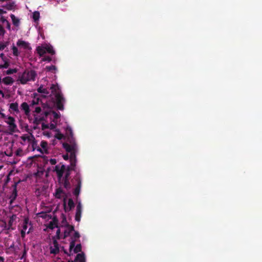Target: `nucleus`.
Masks as SVG:
<instances>
[{
    "label": "nucleus",
    "instance_id": "1",
    "mask_svg": "<svg viewBox=\"0 0 262 262\" xmlns=\"http://www.w3.org/2000/svg\"><path fill=\"white\" fill-rule=\"evenodd\" d=\"M52 93L55 95V103L57 108L61 111L63 110L64 106L63 103L65 102V99L63 97L60 90H59L58 85L52 84L51 86Z\"/></svg>",
    "mask_w": 262,
    "mask_h": 262
},
{
    "label": "nucleus",
    "instance_id": "2",
    "mask_svg": "<svg viewBox=\"0 0 262 262\" xmlns=\"http://www.w3.org/2000/svg\"><path fill=\"white\" fill-rule=\"evenodd\" d=\"M37 74L34 70H26L18 77L20 82L25 84L29 81H34Z\"/></svg>",
    "mask_w": 262,
    "mask_h": 262
},
{
    "label": "nucleus",
    "instance_id": "3",
    "mask_svg": "<svg viewBox=\"0 0 262 262\" xmlns=\"http://www.w3.org/2000/svg\"><path fill=\"white\" fill-rule=\"evenodd\" d=\"M75 171L74 168H73L71 166H66L64 164L57 165L55 166L54 171L56 172L58 179L60 180L63 177V174L65 171Z\"/></svg>",
    "mask_w": 262,
    "mask_h": 262
},
{
    "label": "nucleus",
    "instance_id": "4",
    "mask_svg": "<svg viewBox=\"0 0 262 262\" xmlns=\"http://www.w3.org/2000/svg\"><path fill=\"white\" fill-rule=\"evenodd\" d=\"M73 185H75L76 187L73 191V194L76 196H78L80 192L81 187V176L79 172H77L73 179L72 180Z\"/></svg>",
    "mask_w": 262,
    "mask_h": 262
},
{
    "label": "nucleus",
    "instance_id": "5",
    "mask_svg": "<svg viewBox=\"0 0 262 262\" xmlns=\"http://www.w3.org/2000/svg\"><path fill=\"white\" fill-rule=\"evenodd\" d=\"M7 121H6V122L9 124V130L11 132H15L17 128V125L15 123V119L13 117L11 116H9L7 118Z\"/></svg>",
    "mask_w": 262,
    "mask_h": 262
},
{
    "label": "nucleus",
    "instance_id": "6",
    "mask_svg": "<svg viewBox=\"0 0 262 262\" xmlns=\"http://www.w3.org/2000/svg\"><path fill=\"white\" fill-rule=\"evenodd\" d=\"M63 147L68 152H73L76 150V144L75 142L71 144V145L67 143H63Z\"/></svg>",
    "mask_w": 262,
    "mask_h": 262
},
{
    "label": "nucleus",
    "instance_id": "7",
    "mask_svg": "<svg viewBox=\"0 0 262 262\" xmlns=\"http://www.w3.org/2000/svg\"><path fill=\"white\" fill-rule=\"evenodd\" d=\"M82 213V205L80 202H79L76 206V211L75 214V220L77 222L80 221Z\"/></svg>",
    "mask_w": 262,
    "mask_h": 262
},
{
    "label": "nucleus",
    "instance_id": "8",
    "mask_svg": "<svg viewBox=\"0 0 262 262\" xmlns=\"http://www.w3.org/2000/svg\"><path fill=\"white\" fill-rule=\"evenodd\" d=\"M53 244V246H51L50 248V253L51 254H57L59 252L58 243L56 240L54 239Z\"/></svg>",
    "mask_w": 262,
    "mask_h": 262
},
{
    "label": "nucleus",
    "instance_id": "9",
    "mask_svg": "<svg viewBox=\"0 0 262 262\" xmlns=\"http://www.w3.org/2000/svg\"><path fill=\"white\" fill-rule=\"evenodd\" d=\"M85 256L83 252L78 253L74 260H69L68 262H85Z\"/></svg>",
    "mask_w": 262,
    "mask_h": 262
},
{
    "label": "nucleus",
    "instance_id": "10",
    "mask_svg": "<svg viewBox=\"0 0 262 262\" xmlns=\"http://www.w3.org/2000/svg\"><path fill=\"white\" fill-rule=\"evenodd\" d=\"M32 138L33 139L31 141L33 150H35L36 149L41 154H43V150L38 145L37 141L35 139V138L33 135H32Z\"/></svg>",
    "mask_w": 262,
    "mask_h": 262
},
{
    "label": "nucleus",
    "instance_id": "11",
    "mask_svg": "<svg viewBox=\"0 0 262 262\" xmlns=\"http://www.w3.org/2000/svg\"><path fill=\"white\" fill-rule=\"evenodd\" d=\"M68 207L66 206V203L64 201L63 206L64 209L66 212H69L75 207V204L72 199H69L68 200Z\"/></svg>",
    "mask_w": 262,
    "mask_h": 262
},
{
    "label": "nucleus",
    "instance_id": "12",
    "mask_svg": "<svg viewBox=\"0 0 262 262\" xmlns=\"http://www.w3.org/2000/svg\"><path fill=\"white\" fill-rule=\"evenodd\" d=\"M58 221L57 217H54L52 220L49 223L47 226V228L50 229H53L55 228H58Z\"/></svg>",
    "mask_w": 262,
    "mask_h": 262
},
{
    "label": "nucleus",
    "instance_id": "13",
    "mask_svg": "<svg viewBox=\"0 0 262 262\" xmlns=\"http://www.w3.org/2000/svg\"><path fill=\"white\" fill-rule=\"evenodd\" d=\"M20 109L24 111L25 114L26 116H30V108L28 103L26 102H23L20 105Z\"/></svg>",
    "mask_w": 262,
    "mask_h": 262
},
{
    "label": "nucleus",
    "instance_id": "14",
    "mask_svg": "<svg viewBox=\"0 0 262 262\" xmlns=\"http://www.w3.org/2000/svg\"><path fill=\"white\" fill-rule=\"evenodd\" d=\"M16 45L17 46L22 47L24 49H26V50L31 49V48L29 46V43L28 42H27L24 41V40H18L17 41Z\"/></svg>",
    "mask_w": 262,
    "mask_h": 262
},
{
    "label": "nucleus",
    "instance_id": "15",
    "mask_svg": "<svg viewBox=\"0 0 262 262\" xmlns=\"http://www.w3.org/2000/svg\"><path fill=\"white\" fill-rule=\"evenodd\" d=\"M66 228L67 229L64 231L63 238L69 236L71 233L74 231V226L73 225H68Z\"/></svg>",
    "mask_w": 262,
    "mask_h": 262
},
{
    "label": "nucleus",
    "instance_id": "16",
    "mask_svg": "<svg viewBox=\"0 0 262 262\" xmlns=\"http://www.w3.org/2000/svg\"><path fill=\"white\" fill-rule=\"evenodd\" d=\"M17 196V192L16 189V184H15L14 185V188L12 191V194L10 197V204H12L14 201L16 199V197Z\"/></svg>",
    "mask_w": 262,
    "mask_h": 262
},
{
    "label": "nucleus",
    "instance_id": "17",
    "mask_svg": "<svg viewBox=\"0 0 262 262\" xmlns=\"http://www.w3.org/2000/svg\"><path fill=\"white\" fill-rule=\"evenodd\" d=\"M9 108L14 112L18 114L19 112L18 104L17 102L11 103L10 104Z\"/></svg>",
    "mask_w": 262,
    "mask_h": 262
},
{
    "label": "nucleus",
    "instance_id": "18",
    "mask_svg": "<svg viewBox=\"0 0 262 262\" xmlns=\"http://www.w3.org/2000/svg\"><path fill=\"white\" fill-rule=\"evenodd\" d=\"M34 119L33 121V123L36 125H38L40 124V122L44 120L43 116H37L36 115H34Z\"/></svg>",
    "mask_w": 262,
    "mask_h": 262
},
{
    "label": "nucleus",
    "instance_id": "19",
    "mask_svg": "<svg viewBox=\"0 0 262 262\" xmlns=\"http://www.w3.org/2000/svg\"><path fill=\"white\" fill-rule=\"evenodd\" d=\"M48 142L46 141L42 140L40 143L41 148L43 150V154H48Z\"/></svg>",
    "mask_w": 262,
    "mask_h": 262
},
{
    "label": "nucleus",
    "instance_id": "20",
    "mask_svg": "<svg viewBox=\"0 0 262 262\" xmlns=\"http://www.w3.org/2000/svg\"><path fill=\"white\" fill-rule=\"evenodd\" d=\"M75 243H76V240L74 239H72V241L70 242V247H69L70 253L69 254H68L66 251H64L65 253L67 254L70 256L72 254L71 253L72 250L75 247Z\"/></svg>",
    "mask_w": 262,
    "mask_h": 262
},
{
    "label": "nucleus",
    "instance_id": "21",
    "mask_svg": "<svg viewBox=\"0 0 262 262\" xmlns=\"http://www.w3.org/2000/svg\"><path fill=\"white\" fill-rule=\"evenodd\" d=\"M3 81L6 85H10L13 83L14 80L11 77L7 76L3 78Z\"/></svg>",
    "mask_w": 262,
    "mask_h": 262
},
{
    "label": "nucleus",
    "instance_id": "22",
    "mask_svg": "<svg viewBox=\"0 0 262 262\" xmlns=\"http://www.w3.org/2000/svg\"><path fill=\"white\" fill-rule=\"evenodd\" d=\"M10 17L12 19V21L13 24L16 26L18 27L19 25L20 21L19 19L16 18L14 14H11Z\"/></svg>",
    "mask_w": 262,
    "mask_h": 262
},
{
    "label": "nucleus",
    "instance_id": "23",
    "mask_svg": "<svg viewBox=\"0 0 262 262\" xmlns=\"http://www.w3.org/2000/svg\"><path fill=\"white\" fill-rule=\"evenodd\" d=\"M36 50L40 56H43L46 53V48L44 47L38 46L37 47Z\"/></svg>",
    "mask_w": 262,
    "mask_h": 262
},
{
    "label": "nucleus",
    "instance_id": "24",
    "mask_svg": "<svg viewBox=\"0 0 262 262\" xmlns=\"http://www.w3.org/2000/svg\"><path fill=\"white\" fill-rule=\"evenodd\" d=\"M45 69L47 71L51 72L53 73H55L56 71H57V68L56 66L54 65H52L50 66H46Z\"/></svg>",
    "mask_w": 262,
    "mask_h": 262
},
{
    "label": "nucleus",
    "instance_id": "25",
    "mask_svg": "<svg viewBox=\"0 0 262 262\" xmlns=\"http://www.w3.org/2000/svg\"><path fill=\"white\" fill-rule=\"evenodd\" d=\"M13 216L12 217H11L8 222V225H5V228L7 229V230H10V229H12L13 230V229L12 228V225H13Z\"/></svg>",
    "mask_w": 262,
    "mask_h": 262
},
{
    "label": "nucleus",
    "instance_id": "26",
    "mask_svg": "<svg viewBox=\"0 0 262 262\" xmlns=\"http://www.w3.org/2000/svg\"><path fill=\"white\" fill-rule=\"evenodd\" d=\"M29 223V219H25V220L23 221V229L21 230L26 231L28 228V224Z\"/></svg>",
    "mask_w": 262,
    "mask_h": 262
},
{
    "label": "nucleus",
    "instance_id": "27",
    "mask_svg": "<svg viewBox=\"0 0 262 262\" xmlns=\"http://www.w3.org/2000/svg\"><path fill=\"white\" fill-rule=\"evenodd\" d=\"M40 17V13L38 11H35L33 13V18L34 21H37L39 20Z\"/></svg>",
    "mask_w": 262,
    "mask_h": 262
},
{
    "label": "nucleus",
    "instance_id": "28",
    "mask_svg": "<svg viewBox=\"0 0 262 262\" xmlns=\"http://www.w3.org/2000/svg\"><path fill=\"white\" fill-rule=\"evenodd\" d=\"M74 252L75 253H77L81 251L82 247L80 244H77L74 248Z\"/></svg>",
    "mask_w": 262,
    "mask_h": 262
},
{
    "label": "nucleus",
    "instance_id": "29",
    "mask_svg": "<svg viewBox=\"0 0 262 262\" xmlns=\"http://www.w3.org/2000/svg\"><path fill=\"white\" fill-rule=\"evenodd\" d=\"M13 54L14 56H18L19 54L18 49L13 44L12 47Z\"/></svg>",
    "mask_w": 262,
    "mask_h": 262
},
{
    "label": "nucleus",
    "instance_id": "30",
    "mask_svg": "<svg viewBox=\"0 0 262 262\" xmlns=\"http://www.w3.org/2000/svg\"><path fill=\"white\" fill-rule=\"evenodd\" d=\"M37 92L40 93H43L46 94H49L48 90L46 89L43 88L42 86H40L37 89Z\"/></svg>",
    "mask_w": 262,
    "mask_h": 262
},
{
    "label": "nucleus",
    "instance_id": "31",
    "mask_svg": "<svg viewBox=\"0 0 262 262\" xmlns=\"http://www.w3.org/2000/svg\"><path fill=\"white\" fill-rule=\"evenodd\" d=\"M62 193H63V191L60 188L57 189L55 193V197L58 199H60Z\"/></svg>",
    "mask_w": 262,
    "mask_h": 262
},
{
    "label": "nucleus",
    "instance_id": "32",
    "mask_svg": "<svg viewBox=\"0 0 262 262\" xmlns=\"http://www.w3.org/2000/svg\"><path fill=\"white\" fill-rule=\"evenodd\" d=\"M66 133L67 135H69L70 137L72 138H73V131L71 127L68 126L66 128Z\"/></svg>",
    "mask_w": 262,
    "mask_h": 262
},
{
    "label": "nucleus",
    "instance_id": "33",
    "mask_svg": "<svg viewBox=\"0 0 262 262\" xmlns=\"http://www.w3.org/2000/svg\"><path fill=\"white\" fill-rule=\"evenodd\" d=\"M5 33L6 31L4 27L1 25H0V39L4 37Z\"/></svg>",
    "mask_w": 262,
    "mask_h": 262
},
{
    "label": "nucleus",
    "instance_id": "34",
    "mask_svg": "<svg viewBox=\"0 0 262 262\" xmlns=\"http://www.w3.org/2000/svg\"><path fill=\"white\" fill-rule=\"evenodd\" d=\"M46 52H48L49 53H50L52 55H54L55 53V51L52 47H48L46 48Z\"/></svg>",
    "mask_w": 262,
    "mask_h": 262
},
{
    "label": "nucleus",
    "instance_id": "35",
    "mask_svg": "<svg viewBox=\"0 0 262 262\" xmlns=\"http://www.w3.org/2000/svg\"><path fill=\"white\" fill-rule=\"evenodd\" d=\"M21 139L24 141H26V140H28V141L29 142H31V141L32 140V139H33L32 138V136L30 137V136H23L21 137Z\"/></svg>",
    "mask_w": 262,
    "mask_h": 262
},
{
    "label": "nucleus",
    "instance_id": "36",
    "mask_svg": "<svg viewBox=\"0 0 262 262\" xmlns=\"http://www.w3.org/2000/svg\"><path fill=\"white\" fill-rule=\"evenodd\" d=\"M63 186L67 189H69L71 188V184L69 181H63Z\"/></svg>",
    "mask_w": 262,
    "mask_h": 262
},
{
    "label": "nucleus",
    "instance_id": "37",
    "mask_svg": "<svg viewBox=\"0 0 262 262\" xmlns=\"http://www.w3.org/2000/svg\"><path fill=\"white\" fill-rule=\"evenodd\" d=\"M23 150L21 148H18L15 151V155L17 156L21 157L23 155Z\"/></svg>",
    "mask_w": 262,
    "mask_h": 262
},
{
    "label": "nucleus",
    "instance_id": "38",
    "mask_svg": "<svg viewBox=\"0 0 262 262\" xmlns=\"http://www.w3.org/2000/svg\"><path fill=\"white\" fill-rule=\"evenodd\" d=\"M76 151L70 152L69 156L70 160H76Z\"/></svg>",
    "mask_w": 262,
    "mask_h": 262
},
{
    "label": "nucleus",
    "instance_id": "39",
    "mask_svg": "<svg viewBox=\"0 0 262 262\" xmlns=\"http://www.w3.org/2000/svg\"><path fill=\"white\" fill-rule=\"evenodd\" d=\"M61 224H62V226H64L65 227H67L68 225H70L69 224V223L67 222L66 217L64 216H63V217L62 218V220L61 221Z\"/></svg>",
    "mask_w": 262,
    "mask_h": 262
},
{
    "label": "nucleus",
    "instance_id": "40",
    "mask_svg": "<svg viewBox=\"0 0 262 262\" xmlns=\"http://www.w3.org/2000/svg\"><path fill=\"white\" fill-rule=\"evenodd\" d=\"M16 72H17V70L16 69H10L7 71L6 73L8 75H10V74L15 73Z\"/></svg>",
    "mask_w": 262,
    "mask_h": 262
},
{
    "label": "nucleus",
    "instance_id": "41",
    "mask_svg": "<svg viewBox=\"0 0 262 262\" xmlns=\"http://www.w3.org/2000/svg\"><path fill=\"white\" fill-rule=\"evenodd\" d=\"M70 165L71 167H73V168H74L76 169V164L77 160H70Z\"/></svg>",
    "mask_w": 262,
    "mask_h": 262
},
{
    "label": "nucleus",
    "instance_id": "42",
    "mask_svg": "<svg viewBox=\"0 0 262 262\" xmlns=\"http://www.w3.org/2000/svg\"><path fill=\"white\" fill-rule=\"evenodd\" d=\"M55 137L58 140H61L64 137V136L62 134L58 133L55 135Z\"/></svg>",
    "mask_w": 262,
    "mask_h": 262
},
{
    "label": "nucleus",
    "instance_id": "43",
    "mask_svg": "<svg viewBox=\"0 0 262 262\" xmlns=\"http://www.w3.org/2000/svg\"><path fill=\"white\" fill-rule=\"evenodd\" d=\"M80 237V234L78 231H74V234L73 235V236L72 237V239H75L76 238H79Z\"/></svg>",
    "mask_w": 262,
    "mask_h": 262
},
{
    "label": "nucleus",
    "instance_id": "44",
    "mask_svg": "<svg viewBox=\"0 0 262 262\" xmlns=\"http://www.w3.org/2000/svg\"><path fill=\"white\" fill-rule=\"evenodd\" d=\"M6 8L7 9L11 10L14 8V3H9L8 4H7Z\"/></svg>",
    "mask_w": 262,
    "mask_h": 262
},
{
    "label": "nucleus",
    "instance_id": "45",
    "mask_svg": "<svg viewBox=\"0 0 262 262\" xmlns=\"http://www.w3.org/2000/svg\"><path fill=\"white\" fill-rule=\"evenodd\" d=\"M52 114H53L54 118L55 119H58L60 118V115L59 113H56L55 111H52Z\"/></svg>",
    "mask_w": 262,
    "mask_h": 262
},
{
    "label": "nucleus",
    "instance_id": "46",
    "mask_svg": "<svg viewBox=\"0 0 262 262\" xmlns=\"http://www.w3.org/2000/svg\"><path fill=\"white\" fill-rule=\"evenodd\" d=\"M39 99L38 98H34V99L32 101L31 104L32 105H35L38 104L39 103Z\"/></svg>",
    "mask_w": 262,
    "mask_h": 262
},
{
    "label": "nucleus",
    "instance_id": "47",
    "mask_svg": "<svg viewBox=\"0 0 262 262\" xmlns=\"http://www.w3.org/2000/svg\"><path fill=\"white\" fill-rule=\"evenodd\" d=\"M41 112V108L39 106H37V107H36L35 108V111H34V112L37 113V114H39L40 113V112Z\"/></svg>",
    "mask_w": 262,
    "mask_h": 262
},
{
    "label": "nucleus",
    "instance_id": "48",
    "mask_svg": "<svg viewBox=\"0 0 262 262\" xmlns=\"http://www.w3.org/2000/svg\"><path fill=\"white\" fill-rule=\"evenodd\" d=\"M52 58L50 56H45L42 58V61H47L48 62H50Z\"/></svg>",
    "mask_w": 262,
    "mask_h": 262
},
{
    "label": "nucleus",
    "instance_id": "49",
    "mask_svg": "<svg viewBox=\"0 0 262 262\" xmlns=\"http://www.w3.org/2000/svg\"><path fill=\"white\" fill-rule=\"evenodd\" d=\"M9 63L8 62L6 61V62H5V63L3 65L1 66V67L2 68L7 69L9 67Z\"/></svg>",
    "mask_w": 262,
    "mask_h": 262
},
{
    "label": "nucleus",
    "instance_id": "50",
    "mask_svg": "<svg viewBox=\"0 0 262 262\" xmlns=\"http://www.w3.org/2000/svg\"><path fill=\"white\" fill-rule=\"evenodd\" d=\"M49 161L51 165H55L57 163L56 160L55 159H50Z\"/></svg>",
    "mask_w": 262,
    "mask_h": 262
},
{
    "label": "nucleus",
    "instance_id": "51",
    "mask_svg": "<svg viewBox=\"0 0 262 262\" xmlns=\"http://www.w3.org/2000/svg\"><path fill=\"white\" fill-rule=\"evenodd\" d=\"M60 229H58L56 231V237L58 239H60Z\"/></svg>",
    "mask_w": 262,
    "mask_h": 262
},
{
    "label": "nucleus",
    "instance_id": "52",
    "mask_svg": "<svg viewBox=\"0 0 262 262\" xmlns=\"http://www.w3.org/2000/svg\"><path fill=\"white\" fill-rule=\"evenodd\" d=\"M26 231L21 230L20 234L22 238H24L26 236Z\"/></svg>",
    "mask_w": 262,
    "mask_h": 262
},
{
    "label": "nucleus",
    "instance_id": "53",
    "mask_svg": "<svg viewBox=\"0 0 262 262\" xmlns=\"http://www.w3.org/2000/svg\"><path fill=\"white\" fill-rule=\"evenodd\" d=\"M1 21L3 23H6L7 21H8V20L4 16H1Z\"/></svg>",
    "mask_w": 262,
    "mask_h": 262
},
{
    "label": "nucleus",
    "instance_id": "54",
    "mask_svg": "<svg viewBox=\"0 0 262 262\" xmlns=\"http://www.w3.org/2000/svg\"><path fill=\"white\" fill-rule=\"evenodd\" d=\"M6 48V46L3 45V43L0 42V51L3 50Z\"/></svg>",
    "mask_w": 262,
    "mask_h": 262
},
{
    "label": "nucleus",
    "instance_id": "55",
    "mask_svg": "<svg viewBox=\"0 0 262 262\" xmlns=\"http://www.w3.org/2000/svg\"><path fill=\"white\" fill-rule=\"evenodd\" d=\"M62 157H63V159L65 160H68L69 159V156L68 154H67L66 155H63Z\"/></svg>",
    "mask_w": 262,
    "mask_h": 262
},
{
    "label": "nucleus",
    "instance_id": "56",
    "mask_svg": "<svg viewBox=\"0 0 262 262\" xmlns=\"http://www.w3.org/2000/svg\"><path fill=\"white\" fill-rule=\"evenodd\" d=\"M6 24H7V28L8 30H10V28H11V25H10V24L9 23V22L8 21H7Z\"/></svg>",
    "mask_w": 262,
    "mask_h": 262
},
{
    "label": "nucleus",
    "instance_id": "57",
    "mask_svg": "<svg viewBox=\"0 0 262 262\" xmlns=\"http://www.w3.org/2000/svg\"><path fill=\"white\" fill-rule=\"evenodd\" d=\"M63 181H69V177L64 176V177L63 178Z\"/></svg>",
    "mask_w": 262,
    "mask_h": 262
},
{
    "label": "nucleus",
    "instance_id": "58",
    "mask_svg": "<svg viewBox=\"0 0 262 262\" xmlns=\"http://www.w3.org/2000/svg\"><path fill=\"white\" fill-rule=\"evenodd\" d=\"M66 173H65V176H67V177H70V176L71 174V172H69V171H65Z\"/></svg>",
    "mask_w": 262,
    "mask_h": 262
},
{
    "label": "nucleus",
    "instance_id": "59",
    "mask_svg": "<svg viewBox=\"0 0 262 262\" xmlns=\"http://www.w3.org/2000/svg\"><path fill=\"white\" fill-rule=\"evenodd\" d=\"M43 115L46 116V117H47L49 114V113L48 112H47V111H43Z\"/></svg>",
    "mask_w": 262,
    "mask_h": 262
},
{
    "label": "nucleus",
    "instance_id": "60",
    "mask_svg": "<svg viewBox=\"0 0 262 262\" xmlns=\"http://www.w3.org/2000/svg\"><path fill=\"white\" fill-rule=\"evenodd\" d=\"M43 160L47 163L48 161V157L47 156H43Z\"/></svg>",
    "mask_w": 262,
    "mask_h": 262
},
{
    "label": "nucleus",
    "instance_id": "61",
    "mask_svg": "<svg viewBox=\"0 0 262 262\" xmlns=\"http://www.w3.org/2000/svg\"><path fill=\"white\" fill-rule=\"evenodd\" d=\"M3 45L6 46V47H7L9 45V41H6V42H5L4 43H3Z\"/></svg>",
    "mask_w": 262,
    "mask_h": 262
},
{
    "label": "nucleus",
    "instance_id": "62",
    "mask_svg": "<svg viewBox=\"0 0 262 262\" xmlns=\"http://www.w3.org/2000/svg\"><path fill=\"white\" fill-rule=\"evenodd\" d=\"M4 13H6V12L4 11L3 9H0V15H2Z\"/></svg>",
    "mask_w": 262,
    "mask_h": 262
},
{
    "label": "nucleus",
    "instance_id": "63",
    "mask_svg": "<svg viewBox=\"0 0 262 262\" xmlns=\"http://www.w3.org/2000/svg\"><path fill=\"white\" fill-rule=\"evenodd\" d=\"M4 258L2 256H0V262H4Z\"/></svg>",
    "mask_w": 262,
    "mask_h": 262
},
{
    "label": "nucleus",
    "instance_id": "64",
    "mask_svg": "<svg viewBox=\"0 0 262 262\" xmlns=\"http://www.w3.org/2000/svg\"><path fill=\"white\" fill-rule=\"evenodd\" d=\"M42 128H48V126L47 125H45V124H42Z\"/></svg>",
    "mask_w": 262,
    "mask_h": 262
}]
</instances>
